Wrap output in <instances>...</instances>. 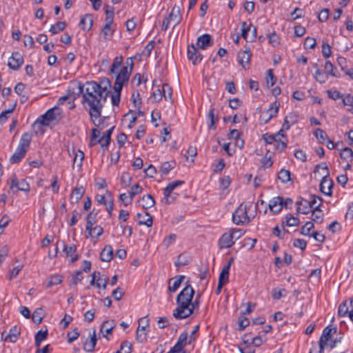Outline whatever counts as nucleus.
<instances>
[{
    "instance_id": "obj_10",
    "label": "nucleus",
    "mask_w": 353,
    "mask_h": 353,
    "mask_svg": "<svg viewBox=\"0 0 353 353\" xmlns=\"http://www.w3.org/2000/svg\"><path fill=\"white\" fill-rule=\"evenodd\" d=\"M329 176L330 172H325L320 183V190L323 194L327 196H331L332 193V190L334 186V183L333 181L330 179Z\"/></svg>"
},
{
    "instance_id": "obj_29",
    "label": "nucleus",
    "mask_w": 353,
    "mask_h": 353,
    "mask_svg": "<svg viewBox=\"0 0 353 353\" xmlns=\"http://www.w3.org/2000/svg\"><path fill=\"white\" fill-rule=\"evenodd\" d=\"M113 258V249L111 245H105L101 252L100 259L102 261L109 262Z\"/></svg>"
},
{
    "instance_id": "obj_39",
    "label": "nucleus",
    "mask_w": 353,
    "mask_h": 353,
    "mask_svg": "<svg viewBox=\"0 0 353 353\" xmlns=\"http://www.w3.org/2000/svg\"><path fill=\"white\" fill-rule=\"evenodd\" d=\"M350 309L347 306V301H343L339 306L338 315L339 316H348L350 317Z\"/></svg>"
},
{
    "instance_id": "obj_25",
    "label": "nucleus",
    "mask_w": 353,
    "mask_h": 353,
    "mask_svg": "<svg viewBox=\"0 0 353 353\" xmlns=\"http://www.w3.org/2000/svg\"><path fill=\"white\" fill-rule=\"evenodd\" d=\"M84 193L85 189L82 185L76 187L74 189H73L70 194V202L72 203H77L83 196Z\"/></svg>"
},
{
    "instance_id": "obj_61",
    "label": "nucleus",
    "mask_w": 353,
    "mask_h": 353,
    "mask_svg": "<svg viewBox=\"0 0 353 353\" xmlns=\"http://www.w3.org/2000/svg\"><path fill=\"white\" fill-rule=\"evenodd\" d=\"M239 330L243 331L250 324L249 319L243 315H241L239 318Z\"/></svg>"
},
{
    "instance_id": "obj_21",
    "label": "nucleus",
    "mask_w": 353,
    "mask_h": 353,
    "mask_svg": "<svg viewBox=\"0 0 353 353\" xmlns=\"http://www.w3.org/2000/svg\"><path fill=\"white\" fill-rule=\"evenodd\" d=\"M90 339H87L83 343V349L88 352H92L97 344L96 331L93 330L92 333H90Z\"/></svg>"
},
{
    "instance_id": "obj_46",
    "label": "nucleus",
    "mask_w": 353,
    "mask_h": 353,
    "mask_svg": "<svg viewBox=\"0 0 353 353\" xmlns=\"http://www.w3.org/2000/svg\"><path fill=\"white\" fill-rule=\"evenodd\" d=\"M278 179L283 183L290 181V172L288 170L281 169L278 173Z\"/></svg>"
},
{
    "instance_id": "obj_8",
    "label": "nucleus",
    "mask_w": 353,
    "mask_h": 353,
    "mask_svg": "<svg viewBox=\"0 0 353 353\" xmlns=\"http://www.w3.org/2000/svg\"><path fill=\"white\" fill-rule=\"evenodd\" d=\"M84 94L83 85L81 82L77 80L70 81L68 86V103L71 104L70 100H74L81 94L83 97Z\"/></svg>"
},
{
    "instance_id": "obj_36",
    "label": "nucleus",
    "mask_w": 353,
    "mask_h": 353,
    "mask_svg": "<svg viewBox=\"0 0 353 353\" xmlns=\"http://www.w3.org/2000/svg\"><path fill=\"white\" fill-rule=\"evenodd\" d=\"M336 332V327H331L330 326L326 327L323 330V334L320 338V339L325 341V343L331 339L332 333H335Z\"/></svg>"
},
{
    "instance_id": "obj_32",
    "label": "nucleus",
    "mask_w": 353,
    "mask_h": 353,
    "mask_svg": "<svg viewBox=\"0 0 353 353\" xmlns=\"http://www.w3.org/2000/svg\"><path fill=\"white\" fill-rule=\"evenodd\" d=\"M313 67L315 68L316 72L314 74V79L320 83H324L328 79L327 74L323 72L319 68L317 63H314Z\"/></svg>"
},
{
    "instance_id": "obj_58",
    "label": "nucleus",
    "mask_w": 353,
    "mask_h": 353,
    "mask_svg": "<svg viewBox=\"0 0 353 353\" xmlns=\"http://www.w3.org/2000/svg\"><path fill=\"white\" fill-rule=\"evenodd\" d=\"M176 239V235L175 234H170L168 236H166L162 242L163 245L165 248H168L172 243L175 242Z\"/></svg>"
},
{
    "instance_id": "obj_20",
    "label": "nucleus",
    "mask_w": 353,
    "mask_h": 353,
    "mask_svg": "<svg viewBox=\"0 0 353 353\" xmlns=\"http://www.w3.org/2000/svg\"><path fill=\"white\" fill-rule=\"evenodd\" d=\"M196 45L199 49L204 50L213 45L211 36L208 34H204L198 37Z\"/></svg>"
},
{
    "instance_id": "obj_24",
    "label": "nucleus",
    "mask_w": 353,
    "mask_h": 353,
    "mask_svg": "<svg viewBox=\"0 0 353 353\" xmlns=\"http://www.w3.org/2000/svg\"><path fill=\"white\" fill-rule=\"evenodd\" d=\"M185 279L183 275H179L175 276L174 279H171L169 280V286L168 290L170 292H176L178 288L180 287L182 281Z\"/></svg>"
},
{
    "instance_id": "obj_41",
    "label": "nucleus",
    "mask_w": 353,
    "mask_h": 353,
    "mask_svg": "<svg viewBox=\"0 0 353 353\" xmlns=\"http://www.w3.org/2000/svg\"><path fill=\"white\" fill-rule=\"evenodd\" d=\"M43 319V310L42 308H37L32 315V319L33 322L39 325L42 322Z\"/></svg>"
},
{
    "instance_id": "obj_14",
    "label": "nucleus",
    "mask_w": 353,
    "mask_h": 353,
    "mask_svg": "<svg viewBox=\"0 0 353 353\" xmlns=\"http://www.w3.org/2000/svg\"><path fill=\"white\" fill-rule=\"evenodd\" d=\"M16 188V191H23L28 192L30 191V185L25 179L18 180L15 175L11 179L10 189L13 190Z\"/></svg>"
},
{
    "instance_id": "obj_26",
    "label": "nucleus",
    "mask_w": 353,
    "mask_h": 353,
    "mask_svg": "<svg viewBox=\"0 0 353 353\" xmlns=\"http://www.w3.org/2000/svg\"><path fill=\"white\" fill-rule=\"evenodd\" d=\"M187 343H188V334L187 332H183L179 336L178 341L174 346V350L181 352Z\"/></svg>"
},
{
    "instance_id": "obj_34",
    "label": "nucleus",
    "mask_w": 353,
    "mask_h": 353,
    "mask_svg": "<svg viewBox=\"0 0 353 353\" xmlns=\"http://www.w3.org/2000/svg\"><path fill=\"white\" fill-rule=\"evenodd\" d=\"M89 235L92 238L98 239L103 232V229L100 225L90 227V229L86 230Z\"/></svg>"
},
{
    "instance_id": "obj_31",
    "label": "nucleus",
    "mask_w": 353,
    "mask_h": 353,
    "mask_svg": "<svg viewBox=\"0 0 353 353\" xmlns=\"http://www.w3.org/2000/svg\"><path fill=\"white\" fill-rule=\"evenodd\" d=\"M93 19L92 14H85L80 21V26L83 30H90L92 26Z\"/></svg>"
},
{
    "instance_id": "obj_17",
    "label": "nucleus",
    "mask_w": 353,
    "mask_h": 353,
    "mask_svg": "<svg viewBox=\"0 0 353 353\" xmlns=\"http://www.w3.org/2000/svg\"><path fill=\"white\" fill-rule=\"evenodd\" d=\"M252 53L250 48H246L243 51H241L238 53L237 57L239 63L242 65L244 69L249 68Z\"/></svg>"
},
{
    "instance_id": "obj_9",
    "label": "nucleus",
    "mask_w": 353,
    "mask_h": 353,
    "mask_svg": "<svg viewBox=\"0 0 353 353\" xmlns=\"http://www.w3.org/2000/svg\"><path fill=\"white\" fill-rule=\"evenodd\" d=\"M86 103L89 106V114H90V118L92 119L93 124L95 126L99 127L101 129L104 128L105 126H104L103 123L105 120L109 119V117H104L103 119L101 118V111H102V108L103 107V103H101V107L99 108L98 114H97V113L92 112V104L90 105V103Z\"/></svg>"
},
{
    "instance_id": "obj_6",
    "label": "nucleus",
    "mask_w": 353,
    "mask_h": 353,
    "mask_svg": "<svg viewBox=\"0 0 353 353\" xmlns=\"http://www.w3.org/2000/svg\"><path fill=\"white\" fill-rule=\"evenodd\" d=\"M243 234L241 229L232 228L229 232L224 233L219 240V245L221 249L229 248L234 243V239H238Z\"/></svg>"
},
{
    "instance_id": "obj_15",
    "label": "nucleus",
    "mask_w": 353,
    "mask_h": 353,
    "mask_svg": "<svg viewBox=\"0 0 353 353\" xmlns=\"http://www.w3.org/2000/svg\"><path fill=\"white\" fill-rule=\"evenodd\" d=\"M183 183H184L183 181L178 180V181H175L171 182L168 184L167 187L164 189V191H163V195H164L163 201H164L165 203L169 204L172 202V201H170V195H171L172 191L176 187H178L179 185H181Z\"/></svg>"
},
{
    "instance_id": "obj_12",
    "label": "nucleus",
    "mask_w": 353,
    "mask_h": 353,
    "mask_svg": "<svg viewBox=\"0 0 353 353\" xmlns=\"http://www.w3.org/2000/svg\"><path fill=\"white\" fill-rule=\"evenodd\" d=\"M23 63V58L19 52H14L8 59V65L13 70H18Z\"/></svg>"
},
{
    "instance_id": "obj_2",
    "label": "nucleus",
    "mask_w": 353,
    "mask_h": 353,
    "mask_svg": "<svg viewBox=\"0 0 353 353\" xmlns=\"http://www.w3.org/2000/svg\"><path fill=\"white\" fill-rule=\"evenodd\" d=\"M194 295V290L191 285L188 284L180 292L176 299L177 307L173 311V316L176 319H183L192 314V310L189 309Z\"/></svg>"
},
{
    "instance_id": "obj_3",
    "label": "nucleus",
    "mask_w": 353,
    "mask_h": 353,
    "mask_svg": "<svg viewBox=\"0 0 353 353\" xmlns=\"http://www.w3.org/2000/svg\"><path fill=\"white\" fill-rule=\"evenodd\" d=\"M32 139V134L30 132H27L21 135L17 148L10 159L11 163H18L25 157L30 148Z\"/></svg>"
},
{
    "instance_id": "obj_64",
    "label": "nucleus",
    "mask_w": 353,
    "mask_h": 353,
    "mask_svg": "<svg viewBox=\"0 0 353 353\" xmlns=\"http://www.w3.org/2000/svg\"><path fill=\"white\" fill-rule=\"evenodd\" d=\"M316 40L312 37H307L305 39L303 46L305 49H313L316 46Z\"/></svg>"
},
{
    "instance_id": "obj_38",
    "label": "nucleus",
    "mask_w": 353,
    "mask_h": 353,
    "mask_svg": "<svg viewBox=\"0 0 353 353\" xmlns=\"http://www.w3.org/2000/svg\"><path fill=\"white\" fill-rule=\"evenodd\" d=\"M314 135L321 144H323L325 141L328 139L326 132L321 128L316 129L314 132Z\"/></svg>"
},
{
    "instance_id": "obj_16",
    "label": "nucleus",
    "mask_w": 353,
    "mask_h": 353,
    "mask_svg": "<svg viewBox=\"0 0 353 353\" xmlns=\"http://www.w3.org/2000/svg\"><path fill=\"white\" fill-rule=\"evenodd\" d=\"M44 119L41 118V115L33 123L32 127L34 132L37 135H42L46 131V128L49 127Z\"/></svg>"
},
{
    "instance_id": "obj_45",
    "label": "nucleus",
    "mask_w": 353,
    "mask_h": 353,
    "mask_svg": "<svg viewBox=\"0 0 353 353\" xmlns=\"http://www.w3.org/2000/svg\"><path fill=\"white\" fill-rule=\"evenodd\" d=\"M65 23L63 21H59L54 25H52L50 28V32L53 34H57L61 31H63L65 28Z\"/></svg>"
},
{
    "instance_id": "obj_28",
    "label": "nucleus",
    "mask_w": 353,
    "mask_h": 353,
    "mask_svg": "<svg viewBox=\"0 0 353 353\" xmlns=\"http://www.w3.org/2000/svg\"><path fill=\"white\" fill-rule=\"evenodd\" d=\"M279 107L280 103L277 101H275L271 107H270V108L265 112V114H268L267 119H265V123H267L272 118L276 115Z\"/></svg>"
},
{
    "instance_id": "obj_52",
    "label": "nucleus",
    "mask_w": 353,
    "mask_h": 353,
    "mask_svg": "<svg viewBox=\"0 0 353 353\" xmlns=\"http://www.w3.org/2000/svg\"><path fill=\"white\" fill-rule=\"evenodd\" d=\"M114 8L110 6H106L105 8V22L112 23L114 21Z\"/></svg>"
},
{
    "instance_id": "obj_56",
    "label": "nucleus",
    "mask_w": 353,
    "mask_h": 353,
    "mask_svg": "<svg viewBox=\"0 0 353 353\" xmlns=\"http://www.w3.org/2000/svg\"><path fill=\"white\" fill-rule=\"evenodd\" d=\"M268 38L269 39L270 44H271L273 47H276L279 45V43H280L279 37L278 34H276L275 33V32L268 34Z\"/></svg>"
},
{
    "instance_id": "obj_11",
    "label": "nucleus",
    "mask_w": 353,
    "mask_h": 353,
    "mask_svg": "<svg viewBox=\"0 0 353 353\" xmlns=\"http://www.w3.org/2000/svg\"><path fill=\"white\" fill-rule=\"evenodd\" d=\"M145 318H141L139 320V326L136 332V339L139 343H145L147 341L146 327H149V322L145 319V325L141 326V323L143 322Z\"/></svg>"
},
{
    "instance_id": "obj_51",
    "label": "nucleus",
    "mask_w": 353,
    "mask_h": 353,
    "mask_svg": "<svg viewBox=\"0 0 353 353\" xmlns=\"http://www.w3.org/2000/svg\"><path fill=\"white\" fill-rule=\"evenodd\" d=\"M340 157L343 159L347 160L350 159L352 161L353 158V150L349 147H345L340 152Z\"/></svg>"
},
{
    "instance_id": "obj_49",
    "label": "nucleus",
    "mask_w": 353,
    "mask_h": 353,
    "mask_svg": "<svg viewBox=\"0 0 353 353\" xmlns=\"http://www.w3.org/2000/svg\"><path fill=\"white\" fill-rule=\"evenodd\" d=\"M122 63H123V57L121 56L116 57L113 61V63H112L111 67H110V74H114L116 70L121 67Z\"/></svg>"
},
{
    "instance_id": "obj_37",
    "label": "nucleus",
    "mask_w": 353,
    "mask_h": 353,
    "mask_svg": "<svg viewBox=\"0 0 353 353\" xmlns=\"http://www.w3.org/2000/svg\"><path fill=\"white\" fill-rule=\"evenodd\" d=\"M97 212H94V209L88 214L86 217V230L90 229V227H92L97 223Z\"/></svg>"
},
{
    "instance_id": "obj_43",
    "label": "nucleus",
    "mask_w": 353,
    "mask_h": 353,
    "mask_svg": "<svg viewBox=\"0 0 353 353\" xmlns=\"http://www.w3.org/2000/svg\"><path fill=\"white\" fill-rule=\"evenodd\" d=\"M324 68H325V72L326 74H327V77L329 75H330L332 77H337V74L336 73L337 70L330 61H327L325 62Z\"/></svg>"
},
{
    "instance_id": "obj_48",
    "label": "nucleus",
    "mask_w": 353,
    "mask_h": 353,
    "mask_svg": "<svg viewBox=\"0 0 353 353\" xmlns=\"http://www.w3.org/2000/svg\"><path fill=\"white\" fill-rule=\"evenodd\" d=\"M189 263V257L185 254H180L177 260L175 262V266L179 268L181 266L186 265Z\"/></svg>"
},
{
    "instance_id": "obj_54",
    "label": "nucleus",
    "mask_w": 353,
    "mask_h": 353,
    "mask_svg": "<svg viewBox=\"0 0 353 353\" xmlns=\"http://www.w3.org/2000/svg\"><path fill=\"white\" fill-rule=\"evenodd\" d=\"M312 207L309 203V201H304L303 205L301 207L299 206L296 208V212L298 213H302L303 214H307L311 211Z\"/></svg>"
},
{
    "instance_id": "obj_27",
    "label": "nucleus",
    "mask_w": 353,
    "mask_h": 353,
    "mask_svg": "<svg viewBox=\"0 0 353 353\" xmlns=\"http://www.w3.org/2000/svg\"><path fill=\"white\" fill-rule=\"evenodd\" d=\"M20 328L17 325L13 326L10 330L9 333L6 334L4 341L9 340L11 343H15L20 335Z\"/></svg>"
},
{
    "instance_id": "obj_18",
    "label": "nucleus",
    "mask_w": 353,
    "mask_h": 353,
    "mask_svg": "<svg viewBox=\"0 0 353 353\" xmlns=\"http://www.w3.org/2000/svg\"><path fill=\"white\" fill-rule=\"evenodd\" d=\"M269 208L274 213H279L283 208V199L281 196H276L270 200Z\"/></svg>"
},
{
    "instance_id": "obj_44",
    "label": "nucleus",
    "mask_w": 353,
    "mask_h": 353,
    "mask_svg": "<svg viewBox=\"0 0 353 353\" xmlns=\"http://www.w3.org/2000/svg\"><path fill=\"white\" fill-rule=\"evenodd\" d=\"M229 274V265H224L219 274V281L223 282L225 284H226L228 282Z\"/></svg>"
},
{
    "instance_id": "obj_5",
    "label": "nucleus",
    "mask_w": 353,
    "mask_h": 353,
    "mask_svg": "<svg viewBox=\"0 0 353 353\" xmlns=\"http://www.w3.org/2000/svg\"><path fill=\"white\" fill-rule=\"evenodd\" d=\"M252 207V203H241L240 205L232 213V221L236 225H243L249 223L251 218L248 214V210Z\"/></svg>"
},
{
    "instance_id": "obj_50",
    "label": "nucleus",
    "mask_w": 353,
    "mask_h": 353,
    "mask_svg": "<svg viewBox=\"0 0 353 353\" xmlns=\"http://www.w3.org/2000/svg\"><path fill=\"white\" fill-rule=\"evenodd\" d=\"M265 79L266 85L268 88L274 85L276 82V77L274 75L273 70L272 69L268 70Z\"/></svg>"
},
{
    "instance_id": "obj_59",
    "label": "nucleus",
    "mask_w": 353,
    "mask_h": 353,
    "mask_svg": "<svg viewBox=\"0 0 353 353\" xmlns=\"http://www.w3.org/2000/svg\"><path fill=\"white\" fill-rule=\"evenodd\" d=\"M162 93L165 100L171 99L172 94V88L167 83H164L162 88Z\"/></svg>"
},
{
    "instance_id": "obj_35",
    "label": "nucleus",
    "mask_w": 353,
    "mask_h": 353,
    "mask_svg": "<svg viewBox=\"0 0 353 353\" xmlns=\"http://www.w3.org/2000/svg\"><path fill=\"white\" fill-rule=\"evenodd\" d=\"M112 24V23H108V22H105V24L102 28L101 33L105 40L109 39L113 35L114 30L111 28Z\"/></svg>"
},
{
    "instance_id": "obj_53",
    "label": "nucleus",
    "mask_w": 353,
    "mask_h": 353,
    "mask_svg": "<svg viewBox=\"0 0 353 353\" xmlns=\"http://www.w3.org/2000/svg\"><path fill=\"white\" fill-rule=\"evenodd\" d=\"M208 118L210 120V123L209 124V128L210 129H215V123L217 121V117L215 115V109L214 108H210L209 112H208Z\"/></svg>"
},
{
    "instance_id": "obj_19",
    "label": "nucleus",
    "mask_w": 353,
    "mask_h": 353,
    "mask_svg": "<svg viewBox=\"0 0 353 353\" xmlns=\"http://www.w3.org/2000/svg\"><path fill=\"white\" fill-rule=\"evenodd\" d=\"M116 326V322L114 320H108L104 321L101 326V332L102 333L103 337L108 338V335L112 334L113 329Z\"/></svg>"
},
{
    "instance_id": "obj_63",
    "label": "nucleus",
    "mask_w": 353,
    "mask_h": 353,
    "mask_svg": "<svg viewBox=\"0 0 353 353\" xmlns=\"http://www.w3.org/2000/svg\"><path fill=\"white\" fill-rule=\"evenodd\" d=\"M83 278V276L82 270H77L72 274V281L74 285H77L78 283L81 282Z\"/></svg>"
},
{
    "instance_id": "obj_47",
    "label": "nucleus",
    "mask_w": 353,
    "mask_h": 353,
    "mask_svg": "<svg viewBox=\"0 0 353 353\" xmlns=\"http://www.w3.org/2000/svg\"><path fill=\"white\" fill-rule=\"evenodd\" d=\"M176 165L175 161H165L161 165L160 170L163 174H168Z\"/></svg>"
},
{
    "instance_id": "obj_33",
    "label": "nucleus",
    "mask_w": 353,
    "mask_h": 353,
    "mask_svg": "<svg viewBox=\"0 0 353 353\" xmlns=\"http://www.w3.org/2000/svg\"><path fill=\"white\" fill-rule=\"evenodd\" d=\"M141 200L143 202L142 207L145 210H148L153 207L155 204V200L154 197L150 194L143 196Z\"/></svg>"
},
{
    "instance_id": "obj_60",
    "label": "nucleus",
    "mask_w": 353,
    "mask_h": 353,
    "mask_svg": "<svg viewBox=\"0 0 353 353\" xmlns=\"http://www.w3.org/2000/svg\"><path fill=\"white\" fill-rule=\"evenodd\" d=\"M142 192L143 188L139 185V183L134 185L129 192L130 200H132L134 196L141 194Z\"/></svg>"
},
{
    "instance_id": "obj_42",
    "label": "nucleus",
    "mask_w": 353,
    "mask_h": 353,
    "mask_svg": "<svg viewBox=\"0 0 353 353\" xmlns=\"http://www.w3.org/2000/svg\"><path fill=\"white\" fill-rule=\"evenodd\" d=\"M84 158V153L79 150L78 152L74 154V157L73 158V168L77 166V168H80L82 165V162Z\"/></svg>"
},
{
    "instance_id": "obj_62",
    "label": "nucleus",
    "mask_w": 353,
    "mask_h": 353,
    "mask_svg": "<svg viewBox=\"0 0 353 353\" xmlns=\"http://www.w3.org/2000/svg\"><path fill=\"white\" fill-rule=\"evenodd\" d=\"M314 228V223L312 221H307L301 228V233L303 235L310 236V232Z\"/></svg>"
},
{
    "instance_id": "obj_57",
    "label": "nucleus",
    "mask_w": 353,
    "mask_h": 353,
    "mask_svg": "<svg viewBox=\"0 0 353 353\" xmlns=\"http://www.w3.org/2000/svg\"><path fill=\"white\" fill-rule=\"evenodd\" d=\"M114 129V126H112L105 132V134L101 137L102 140H105V143H103V145H105V148H108L110 143L111 135L112 134Z\"/></svg>"
},
{
    "instance_id": "obj_30",
    "label": "nucleus",
    "mask_w": 353,
    "mask_h": 353,
    "mask_svg": "<svg viewBox=\"0 0 353 353\" xmlns=\"http://www.w3.org/2000/svg\"><path fill=\"white\" fill-rule=\"evenodd\" d=\"M321 203H319L313 210L312 213V220L316 223H321L323 221V213L320 209Z\"/></svg>"
},
{
    "instance_id": "obj_23",
    "label": "nucleus",
    "mask_w": 353,
    "mask_h": 353,
    "mask_svg": "<svg viewBox=\"0 0 353 353\" xmlns=\"http://www.w3.org/2000/svg\"><path fill=\"white\" fill-rule=\"evenodd\" d=\"M137 216L139 219L138 221L139 225H145L147 227H151L152 225L153 219L148 212H143V213H137Z\"/></svg>"
},
{
    "instance_id": "obj_7",
    "label": "nucleus",
    "mask_w": 353,
    "mask_h": 353,
    "mask_svg": "<svg viewBox=\"0 0 353 353\" xmlns=\"http://www.w3.org/2000/svg\"><path fill=\"white\" fill-rule=\"evenodd\" d=\"M64 117V112L59 106H54L49 109L45 114L41 115L48 125H56Z\"/></svg>"
},
{
    "instance_id": "obj_4",
    "label": "nucleus",
    "mask_w": 353,
    "mask_h": 353,
    "mask_svg": "<svg viewBox=\"0 0 353 353\" xmlns=\"http://www.w3.org/2000/svg\"><path fill=\"white\" fill-rule=\"evenodd\" d=\"M126 64L130 65V70H128V66L121 68L120 72L117 74L113 89L122 90L124 84L128 81L133 68L132 58L127 59Z\"/></svg>"
},
{
    "instance_id": "obj_1",
    "label": "nucleus",
    "mask_w": 353,
    "mask_h": 353,
    "mask_svg": "<svg viewBox=\"0 0 353 353\" xmlns=\"http://www.w3.org/2000/svg\"><path fill=\"white\" fill-rule=\"evenodd\" d=\"M110 85V81L108 78H103L99 83L95 81L86 83L83 102L92 104V112L98 114L101 103H104L106 101L109 94L108 88Z\"/></svg>"
},
{
    "instance_id": "obj_22",
    "label": "nucleus",
    "mask_w": 353,
    "mask_h": 353,
    "mask_svg": "<svg viewBox=\"0 0 353 353\" xmlns=\"http://www.w3.org/2000/svg\"><path fill=\"white\" fill-rule=\"evenodd\" d=\"M166 18L169 21H173L174 23V26L178 25L181 19V7L179 6L174 5L171 10V12Z\"/></svg>"
},
{
    "instance_id": "obj_13",
    "label": "nucleus",
    "mask_w": 353,
    "mask_h": 353,
    "mask_svg": "<svg viewBox=\"0 0 353 353\" xmlns=\"http://www.w3.org/2000/svg\"><path fill=\"white\" fill-rule=\"evenodd\" d=\"M188 58L193 65H196L201 61L203 56L194 45L191 44L188 47Z\"/></svg>"
},
{
    "instance_id": "obj_40",
    "label": "nucleus",
    "mask_w": 353,
    "mask_h": 353,
    "mask_svg": "<svg viewBox=\"0 0 353 353\" xmlns=\"http://www.w3.org/2000/svg\"><path fill=\"white\" fill-rule=\"evenodd\" d=\"M48 334V330L45 331L39 330L35 334V345L37 347H39L41 342L47 339Z\"/></svg>"
},
{
    "instance_id": "obj_55",
    "label": "nucleus",
    "mask_w": 353,
    "mask_h": 353,
    "mask_svg": "<svg viewBox=\"0 0 353 353\" xmlns=\"http://www.w3.org/2000/svg\"><path fill=\"white\" fill-rule=\"evenodd\" d=\"M285 219V224L289 227L299 225L300 223L299 219L297 217L293 216L292 214L287 215Z\"/></svg>"
}]
</instances>
